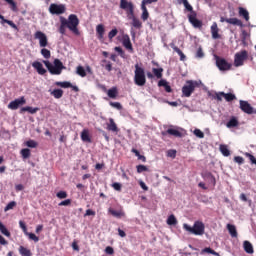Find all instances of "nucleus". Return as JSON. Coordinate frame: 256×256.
<instances>
[{"label": "nucleus", "instance_id": "53", "mask_svg": "<svg viewBox=\"0 0 256 256\" xmlns=\"http://www.w3.org/2000/svg\"><path fill=\"white\" fill-rule=\"evenodd\" d=\"M114 51H116V53H119L120 57H122V59H125V51L123 50V48L116 46L114 48Z\"/></svg>", "mask_w": 256, "mask_h": 256}, {"label": "nucleus", "instance_id": "25", "mask_svg": "<svg viewBox=\"0 0 256 256\" xmlns=\"http://www.w3.org/2000/svg\"><path fill=\"white\" fill-rule=\"evenodd\" d=\"M130 20L132 21L131 25H132V27H134V29H142L143 23L141 22V20H139V18L134 17Z\"/></svg>", "mask_w": 256, "mask_h": 256}, {"label": "nucleus", "instance_id": "21", "mask_svg": "<svg viewBox=\"0 0 256 256\" xmlns=\"http://www.w3.org/2000/svg\"><path fill=\"white\" fill-rule=\"evenodd\" d=\"M228 129H233L234 127H239V120L237 117L232 116L230 120L226 123Z\"/></svg>", "mask_w": 256, "mask_h": 256}, {"label": "nucleus", "instance_id": "64", "mask_svg": "<svg viewBox=\"0 0 256 256\" xmlns=\"http://www.w3.org/2000/svg\"><path fill=\"white\" fill-rule=\"evenodd\" d=\"M112 187H113V189H115V191H121L122 186H121V183L115 182L112 184Z\"/></svg>", "mask_w": 256, "mask_h": 256}, {"label": "nucleus", "instance_id": "35", "mask_svg": "<svg viewBox=\"0 0 256 256\" xmlns=\"http://www.w3.org/2000/svg\"><path fill=\"white\" fill-rule=\"evenodd\" d=\"M173 51H175V53H178L179 57H180V61H185V59H187V56L184 55L183 51H181V49H179V47L177 46H172Z\"/></svg>", "mask_w": 256, "mask_h": 256}, {"label": "nucleus", "instance_id": "9", "mask_svg": "<svg viewBox=\"0 0 256 256\" xmlns=\"http://www.w3.org/2000/svg\"><path fill=\"white\" fill-rule=\"evenodd\" d=\"M34 39H38L39 47L45 48L49 46V39L47 38V34L42 31H36L34 34Z\"/></svg>", "mask_w": 256, "mask_h": 256}, {"label": "nucleus", "instance_id": "20", "mask_svg": "<svg viewBox=\"0 0 256 256\" xmlns=\"http://www.w3.org/2000/svg\"><path fill=\"white\" fill-rule=\"evenodd\" d=\"M211 34L212 39H220L221 35H219V27L217 26V22H214L211 26Z\"/></svg>", "mask_w": 256, "mask_h": 256}, {"label": "nucleus", "instance_id": "33", "mask_svg": "<svg viewBox=\"0 0 256 256\" xmlns=\"http://www.w3.org/2000/svg\"><path fill=\"white\" fill-rule=\"evenodd\" d=\"M238 13L240 17H243V19H245V21H249V11H247V9L240 7Z\"/></svg>", "mask_w": 256, "mask_h": 256}, {"label": "nucleus", "instance_id": "6", "mask_svg": "<svg viewBox=\"0 0 256 256\" xmlns=\"http://www.w3.org/2000/svg\"><path fill=\"white\" fill-rule=\"evenodd\" d=\"M247 59H249V53L247 52V50H242L235 54L234 65L236 67H241V66H243L245 61H247Z\"/></svg>", "mask_w": 256, "mask_h": 256}, {"label": "nucleus", "instance_id": "42", "mask_svg": "<svg viewBox=\"0 0 256 256\" xmlns=\"http://www.w3.org/2000/svg\"><path fill=\"white\" fill-rule=\"evenodd\" d=\"M55 85H57V87H62L63 89H69V87H73V84H71V82H56Z\"/></svg>", "mask_w": 256, "mask_h": 256}, {"label": "nucleus", "instance_id": "32", "mask_svg": "<svg viewBox=\"0 0 256 256\" xmlns=\"http://www.w3.org/2000/svg\"><path fill=\"white\" fill-rule=\"evenodd\" d=\"M18 251H19L21 256H31V255H33L31 253V250L26 248V247H24V246H20Z\"/></svg>", "mask_w": 256, "mask_h": 256}, {"label": "nucleus", "instance_id": "11", "mask_svg": "<svg viewBox=\"0 0 256 256\" xmlns=\"http://www.w3.org/2000/svg\"><path fill=\"white\" fill-rule=\"evenodd\" d=\"M25 103H27V100H25V97L22 96L20 98H17L13 101H11L8 104V109H11L12 111H17V109H19V107L25 105Z\"/></svg>", "mask_w": 256, "mask_h": 256}, {"label": "nucleus", "instance_id": "46", "mask_svg": "<svg viewBox=\"0 0 256 256\" xmlns=\"http://www.w3.org/2000/svg\"><path fill=\"white\" fill-rule=\"evenodd\" d=\"M204 253H209L210 255H215V256H219V253H217L215 250L211 249V248H204L201 251V255H204Z\"/></svg>", "mask_w": 256, "mask_h": 256}, {"label": "nucleus", "instance_id": "5", "mask_svg": "<svg viewBox=\"0 0 256 256\" xmlns=\"http://www.w3.org/2000/svg\"><path fill=\"white\" fill-rule=\"evenodd\" d=\"M199 87V82L195 80H187L184 86L182 87L183 97H191L195 93V89Z\"/></svg>", "mask_w": 256, "mask_h": 256}, {"label": "nucleus", "instance_id": "28", "mask_svg": "<svg viewBox=\"0 0 256 256\" xmlns=\"http://www.w3.org/2000/svg\"><path fill=\"white\" fill-rule=\"evenodd\" d=\"M221 95L224 97L225 101H227V103H231V101H235L237 99V96H235V94L233 93H221Z\"/></svg>", "mask_w": 256, "mask_h": 256}, {"label": "nucleus", "instance_id": "56", "mask_svg": "<svg viewBox=\"0 0 256 256\" xmlns=\"http://www.w3.org/2000/svg\"><path fill=\"white\" fill-rule=\"evenodd\" d=\"M247 39H249V33L246 30H242V33H241L242 43H245Z\"/></svg>", "mask_w": 256, "mask_h": 256}, {"label": "nucleus", "instance_id": "22", "mask_svg": "<svg viewBox=\"0 0 256 256\" xmlns=\"http://www.w3.org/2000/svg\"><path fill=\"white\" fill-rule=\"evenodd\" d=\"M158 87H164L166 93H172L173 89L171 88V86L169 85V82H167V80H160L158 82Z\"/></svg>", "mask_w": 256, "mask_h": 256}, {"label": "nucleus", "instance_id": "14", "mask_svg": "<svg viewBox=\"0 0 256 256\" xmlns=\"http://www.w3.org/2000/svg\"><path fill=\"white\" fill-rule=\"evenodd\" d=\"M122 45L129 53H134L133 44L131 43L129 35L126 34L122 37Z\"/></svg>", "mask_w": 256, "mask_h": 256}, {"label": "nucleus", "instance_id": "59", "mask_svg": "<svg viewBox=\"0 0 256 256\" xmlns=\"http://www.w3.org/2000/svg\"><path fill=\"white\" fill-rule=\"evenodd\" d=\"M58 205L59 207H69V205H71V199H66L60 202Z\"/></svg>", "mask_w": 256, "mask_h": 256}, {"label": "nucleus", "instance_id": "8", "mask_svg": "<svg viewBox=\"0 0 256 256\" xmlns=\"http://www.w3.org/2000/svg\"><path fill=\"white\" fill-rule=\"evenodd\" d=\"M67 11V8L65 7L64 4H55L52 3L49 6V13L51 15H63Z\"/></svg>", "mask_w": 256, "mask_h": 256}, {"label": "nucleus", "instance_id": "39", "mask_svg": "<svg viewBox=\"0 0 256 256\" xmlns=\"http://www.w3.org/2000/svg\"><path fill=\"white\" fill-rule=\"evenodd\" d=\"M76 73L80 77H87V71L85 70V68L83 66H77Z\"/></svg>", "mask_w": 256, "mask_h": 256}, {"label": "nucleus", "instance_id": "26", "mask_svg": "<svg viewBox=\"0 0 256 256\" xmlns=\"http://www.w3.org/2000/svg\"><path fill=\"white\" fill-rule=\"evenodd\" d=\"M81 140L84 141L85 143H91V136H89V130L84 129L81 132Z\"/></svg>", "mask_w": 256, "mask_h": 256}, {"label": "nucleus", "instance_id": "47", "mask_svg": "<svg viewBox=\"0 0 256 256\" xmlns=\"http://www.w3.org/2000/svg\"><path fill=\"white\" fill-rule=\"evenodd\" d=\"M224 92H215L214 95H212L211 93H209V96L212 97L213 99H215L216 101H223V94Z\"/></svg>", "mask_w": 256, "mask_h": 256}, {"label": "nucleus", "instance_id": "30", "mask_svg": "<svg viewBox=\"0 0 256 256\" xmlns=\"http://www.w3.org/2000/svg\"><path fill=\"white\" fill-rule=\"evenodd\" d=\"M107 95L108 97H110V99H117V95H119V92L117 91V87H113L109 89L107 92Z\"/></svg>", "mask_w": 256, "mask_h": 256}, {"label": "nucleus", "instance_id": "57", "mask_svg": "<svg viewBox=\"0 0 256 256\" xmlns=\"http://www.w3.org/2000/svg\"><path fill=\"white\" fill-rule=\"evenodd\" d=\"M194 135L198 137L199 139H203L205 137V134L200 129L194 130Z\"/></svg>", "mask_w": 256, "mask_h": 256}, {"label": "nucleus", "instance_id": "10", "mask_svg": "<svg viewBox=\"0 0 256 256\" xmlns=\"http://www.w3.org/2000/svg\"><path fill=\"white\" fill-rule=\"evenodd\" d=\"M240 109L246 115H256V109L251 106V104L245 100L239 101Z\"/></svg>", "mask_w": 256, "mask_h": 256}, {"label": "nucleus", "instance_id": "17", "mask_svg": "<svg viewBox=\"0 0 256 256\" xmlns=\"http://www.w3.org/2000/svg\"><path fill=\"white\" fill-rule=\"evenodd\" d=\"M96 35L99 41H103V37H105V26L103 24H98L96 26Z\"/></svg>", "mask_w": 256, "mask_h": 256}, {"label": "nucleus", "instance_id": "62", "mask_svg": "<svg viewBox=\"0 0 256 256\" xmlns=\"http://www.w3.org/2000/svg\"><path fill=\"white\" fill-rule=\"evenodd\" d=\"M110 106L114 107L115 109H118V110L123 109V106H121V103H119V102H110Z\"/></svg>", "mask_w": 256, "mask_h": 256}, {"label": "nucleus", "instance_id": "45", "mask_svg": "<svg viewBox=\"0 0 256 256\" xmlns=\"http://www.w3.org/2000/svg\"><path fill=\"white\" fill-rule=\"evenodd\" d=\"M20 153H21L23 159H29V157H31V150L28 148L22 149Z\"/></svg>", "mask_w": 256, "mask_h": 256}, {"label": "nucleus", "instance_id": "41", "mask_svg": "<svg viewBox=\"0 0 256 256\" xmlns=\"http://www.w3.org/2000/svg\"><path fill=\"white\" fill-rule=\"evenodd\" d=\"M220 152L224 157H229L231 155V152L229 151V148H227V145H220Z\"/></svg>", "mask_w": 256, "mask_h": 256}, {"label": "nucleus", "instance_id": "51", "mask_svg": "<svg viewBox=\"0 0 256 256\" xmlns=\"http://www.w3.org/2000/svg\"><path fill=\"white\" fill-rule=\"evenodd\" d=\"M17 206V202L11 201L7 204V206L4 208V211H11V209L15 208Z\"/></svg>", "mask_w": 256, "mask_h": 256}, {"label": "nucleus", "instance_id": "16", "mask_svg": "<svg viewBox=\"0 0 256 256\" xmlns=\"http://www.w3.org/2000/svg\"><path fill=\"white\" fill-rule=\"evenodd\" d=\"M32 67L36 69L38 75H45L47 73V70L43 68V64L39 61L33 62Z\"/></svg>", "mask_w": 256, "mask_h": 256}, {"label": "nucleus", "instance_id": "29", "mask_svg": "<svg viewBox=\"0 0 256 256\" xmlns=\"http://www.w3.org/2000/svg\"><path fill=\"white\" fill-rule=\"evenodd\" d=\"M172 135L173 137H181L182 134L179 130L177 129H173V128H169L166 133H164V135Z\"/></svg>", "mask_w": 256, "mask_h": 256}, {"label": "nucleus", "instance_id": "60", "mask_svg": "<svg viewBox=\"0 0 256 256\" xmlns=\"http://www.w3.org/2000/svg\"><path fill=\"white\" fill-rule=\"evenodd\" d=\"M56 197H58V199H67V193L65 191H59Z\"/></svg>", "mask_w": 256, "mask_h": 256}, {"label": "nucleus", "instance_id": "52", "mask_svg": "<svg viewBox=\"0 0 256 256\" xmlns=\"http://www.w3.org/2000/svg\"><path fill=\"white\" fill-rule=\"evenodd\" d=\"M136 169H137V173H143L145 171H149V168H147V166L143 164L136 166Z\"/></svg>", "mask_w": 256, "mask_h": 256}, {"label": "nucleus", "instance_id": "4", "mask_svg": "<svg viewBox=\"0 0 256 256\" xmlns=\"http://www.w3.org/2000/svg\"><path fill=\"white\" fill-rule=\"evenodd\" d=\"M183 229L191 233V235H203L205 233V224L201 221L194 222L193 227L188 224H183Z\"/></svg>", "mask_w": 256, "mask_h": 256}, {"label": "nucleus", "instance_id": "2", "mask_svg": "<svg viewBox=\"0 0 256 256\" xmlns=\"http://www.w3.org/2000/svg\"><path fill=\"white\" fill-rule=\"evenodd\" d=\"M43 63L51 75H61V73H63V69H66L63 62L58 58L54 59V65L51 64L49 60H43Z\"/></svg>", "mask_w": 256, "mask_h": 256}, {"label": "nucleus", "instance_id": "18", "mask_svg": "<svg viewBox=\"0 0 256 256\" xmlns=\"http://www.w3.org/2000/svg\"><path fill=\"white\" fill-rule=\"evenodd\" d=\"M243 249L245 253H248V255H253L255 253V250L253 249V244L249 242L248 240H245L243 242Z\"/></svg>", "mask_w": 256, "mask_h": 256}, {"label": "nucleus", "instance_id": "23", "mask_svg": "<svg viewBox=\"0 0 256 256\" xmlns=\"http://www.w3.org/2000/svg\"><path fill=\"white\" fill-rule=\"evenodd\" d=\"M133 6V2H129L127 0H120V9H123L124 11L129 10Z\"/></svg>", "mask_w": 256, "mask_h": 256}, {"label": "nucleus", "instance_id": "63", "mask_svg": "<svg viewBox=\"0 0 256 256\" xmlns=\"http://www.w3.org/2000/svg\"><path fill=\"white\" fill-rule=\"evenodd\" d=\"M234 161L235 163H238V165H243V163L245 162V160L241 156L234 157Z\"/></svg>", "mask_w": 256, "mask_h": 256}, {"label": "nucleus", "instance_id": "13", "mask_svg": "<svg viewBox=\"0 0 256 256\" xmlns=\"http://www.w3.org/2000/svg\"><path fill=\"white\" fill-rule=\"evenodd\" d=\"M202 178L204 179V181H207L209 183V185H211L212 187H215V185H217V180L215 179V176H213V174L209 171H204L202 172Z\"/></svg>", "mask_w": 256, "mask_h": 256}, {"label": "nucleus", "instance_id": "24", "mask_svg": "<svg viewBox=\"0 0 256 256\" xmlns=\"http://www.w3.org/2000/svg\"><path fill=\"white\" fill-rule=\"evenodd\" d=\"M38 111H39V108H33V107H30V106L22 107L20 109V113L28 112L31 115H35V113H37Z\"/></svg>", "mask_w": 256, "mask_h": 256}, {"label": "nucleus", "instance_id": "38", "mask_svg": "<svg viewBox=\"0 0 256 256\" xmlns=\"http://www.w3.org/2000/svg\"><path fill=\"white\" fill-rule=\"evenodd\" d=\"M51 95H53V97L55 99H61V97H63V90L62 89H54L51 92Z\"/></svg>", "mask_w": 256, "mask_h": 256}, {"label": "nucleus", "instance_id": "3", "mask_svg": "<svg viewBox=\"0 0 256 256\" xmlns=\"http://www.w3.org/2000/svg\"><path fill=\"white\" fill-rule=\"evenodd\" d=\"M135 71H134V83L138 87L145 86V83H147V78L145 76V69L139 64H135Z\"/></svg>", "mask_w": 256, "mask_h": 256}, {"label": "nucleus", "instance_id": "15", "mask_svg": "<svg viewBox=\"0 0 256 256\" xmlns=\"http://www.w3.org/2000/svg\"><path fill=\"white\" fill-rule=\"evenodd\" d=\"M106 129L112 133H119V127L113 118H109L108 122L106 123Z\"/></svg>", "mask_w": 256, "mask_h": 256}, {"label": "nucleus", "instance_id": "61", "mask_svg": "<svg viewBox=\"0 0 256 256\" xmlns=\"http://www.w3.org/2000/svg\"><path fill=\"white\" fill-rule=\"evenodd\" d=\"M19 226L22 229L24 235L27 234V225L23 222V220L19 221Z\"/></svg>", "mask_w": 256, "mask_h": 256}, {"label": "nucleus", "instance_id": "48", "mask_svg": "<svg viewBox=\"0 0 256 256\" xmlns=\"http://www.w3.org/2000/svg\"><path fill=\"white\" fill-rule=\"evenodd\" d=\"M117 33H119V30H117V28L112 29L109 33H108V39L109 41H113L114 37H117Z\"/></svg>", "mask_w": 256, "mask_h": 256}, {"label": "nucleus", "instance_id": "27", "mask_svg": "<svg viewBox=\"0 0 256 256\" xmlns=\"http://www.w3.org/2000/svg\"><path fill=\"white\" fill-rule=\"evenodd\" d=\"M226 23H229L230 25H236L237 27H243V22L238 18H228Z\"/></svg>", "mask_w": 256, "mask_h": 256}, {"label": "nucleus", "instance_id": "37", "mask_svg": "<svg viewBox=\"0 0 256 256\" xmlns=\"http://www.w3.org/2000/svg\"><path fill=\"white\" fill-rule=\"evenodd\" d=\"M152 72L157 79H162L163 77V68H153Z\"/></svg>", "mask_w": 256, "mask_h": 256}, {"label": "nucleus", "instance_id": "1", "mask_svg": "<svg viewBox=\"0 0 256 256\" xmlns=\"http://www.w3.org/2000/svg\"><path fill=\"white\" fill-rule=\"evenodd\" d=\"M79 18L75 14H70L68 16V19L65 17H60V27H59V33L61 35H65L66 28L69 29V31L73 32L74 35H81V32H79Z\"/></svg>", "mask_w": 256, "mask_h": 256}, {"label": "nucleus", "instance_id": "54", "mask_svg": "<svg viewBox=\"0 0 256 256\" xmlns=\"http://www.w3.org/2000/svg\"><path fill=\"white\" fill-rule=\"evenodd\" d=\"M4 23H7L12 29H15V31H19V28L17 27V24H15L14 21L11 20H4Z\"/></svg>", "mask_w": 256, "mask_h": 256}, {"label": "nucleus", "instance_id": "34", "mask_svg": "<svg viewBox=\"0 0 256 256\" xmlns=\"http://www.w3.org/2000/svg\"><path fill=\"white\" fill-rule=\"evenodd\" d=\"M227 229L231 237H237L238 234H237V228L235 227V225L227 224Z\"/></svg>", "mask_w": 256, "mask_h": 256}, {"label": "nucleus", "instance_id": "12", "mask_svg": "<svg viewBox=\"0 0 256 256\" xmlns=\"http://www.w3.org/2000/svg\"><path fill=\"white\" fill-rule=\"evenodd\" d=\"M188 21L195 27L196 29H201L203 27V22L197 19V12H192L188 15Z\"/></svg>", "mask_w": 256, "mask_h": 256}, {"label": "nucleus", "instance_id": "40", "mask_svg": "<svg viewBox=\"0 0 256 256\" xmlns=\"http://www.w3.org/2000/svg\"><path fill=\"white\" fill-rule=\"evenodd\" d=\"M126 15L128 19H134L135 18V6H130L128 10H126Z\"/></svg>", "mask_w": 256, "mask_h": 256}, {"label": "nucleus", "instance_id": "49", "mask_svg": "<svg viewBox=\"0 0 256 256\" xmlns=\"http://www.w3.org/2000/svg\"><path fill=\"white\" fill-rule=\"evenodd\" d=\"M167 225H177V218H175V215H170L167 219Z\"/></svg>", "mask_w": 256, "mask_h": 256}, {"label": "nucleus", "instance_id": "7", "mask_svg": "<svg viewBox=\"0 0 256 256\" xmlns=\"http://www.w3.org/2000/svg\"><path fill=\"white\" fill-rule=\"evenodd\" d=\"M216 59V66L218 67L219 71H231V67L233 64L227 62L225 58H221L219 56H215Z\"/></svg>", "mask_w": 256, "mask_h": 256}, {"label": "nucleus", "instance_id": "36", "mask_svg": "<svg viewBox=\"0 0 256 256\" xmlns=\"http://www.w3.org/2000/svg\"><path fill=\"white\" fill-rule=\"evenodd\" d=\"M142 15L141 19L142 21H147L149 19V11L147 10V6H141Z\"/></svg>", "mask_w": 256, "mask_h": 256}, {"label": "nucleus", "instance_id": "31", "mask_svg": "<svg viewBox=\"0 0 256 256\" xmlns=\"http://www.w3.org/2000/svg\"><path fill=\"white\" fill-rule=\"evenodd\" d=\"M9 6L11 11H13L14 13H17V11H19V9L17 8V2L15 0H4Z\"/></svg>", "mask_w": 256, "mask_h": 256}, {"label": "nucleus", "instance_id": "44", "mask_svg": "<svg viewBox=\"0 0 256 256\" xmlns=\"http://www.w3.org/2000/svg\"><path fill=\"white\" fill-rule=\"evenodd\" d=\"M40 53L44 57V59H51V51L49 49L42 48Z\"/></svg>", "mask_w": 256, "mask_h": 256}, {"label": "nucleus", "instance_id": "19", "mask_svg": "<svg viewBox=\"0 0 256 256\" xmlns=\"http://www.w3.org/2000/svg\"><path fill=\"white\" fill-rule=\"evenodd\" d=\"M108 212L110 213V215H112L113 217H116L117 219H121L122 217H125V212L123 211V209L114 210L113 208H109Z\"/></svg>", "mask_w": 256, "mask_h": 256}, {"label": "nucleus", "instance_id": "43", "mask_svg": "<svg viewBox=\"0 0 256 256\" xmlns=\"http://www.w3.org/2000/svg\"><path fill=\"white\" fill-rule=\"evenodd\" d=\"M0 232L2 233V235H5L6 237H11V232L7 230V227H5L2 222H0Z\"/></svg>", "mask_w": 256, "mask_h": 256}, {"label": "nucleus", "instance_id": "50", "mask_svg": "<svg viewBox=\"0 0 256 256\" xmlns=\"http://www.w3.org/2000/svg\"><path fill=\"white\" fill-rule=\"evenodd\" d=\"M25 235H27L31 241H34V243H39V237L37 235L29 232H27Z\"/></svg>", "mask_w": 256, "mask_h": 256}, {"label": "nucleus", "instance_id": "58", "mask_svg": "<svg viewBox=\"0 0 256 256\" xmlns=\"http://www.w3.org/2000/svg\"><path fill=\"white\" fill-rule=\"evenodd\" d=\"M159 0H142L141 6L147 7V5H151V3H157Z\"/></svg>", "mask_w": 256, "mask_h": 256}, {"label": "nucleus", "instance_id": "55", "mask_svg": "<svg viewBox=\"0 0 256 256\" xmlns=\"http://www.w3.org/2000/svg\"><path fill=\"white\" fill-rule=\"evenodd\" d=\"M26 147L35 149V147H37V142L35 140H28V141H26Z\"/></svg>", "mask_w": 256, "mask_h": 256}]
</instances>
